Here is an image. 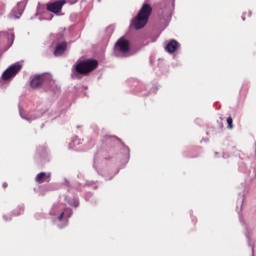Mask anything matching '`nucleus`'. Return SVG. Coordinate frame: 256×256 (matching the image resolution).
Wrapping results in <instances>:
<instances>
[{
    "label": "nucleus",
    "mask_w": 256,
    "mask_h": 256,
    "mask_svg": "<svg viewBox=\"0 0 256 256\" xmlns=\"http://www.w3.org/2000/svg\"><path fill=\"white\" fill-rule=\"evenodd\" d=\"M226 121L228 129H233V118L228 117Z\"/></svg>",
    "instance_id": "obj_12"
},
{
    "label": "nucleus",
    "mask_w": 256,
    "mask_h": 256,
    "mask_svg": "<svg viewBox=\"0 0 256 256\" xmlns=\"http://www.w3.org/2000/svg\"><path fill=\"white\" fill-rule=\"evenodd\" d=\"M76 141H77V140H73V144H75V143H76Z\"/></svg>",
    "instance_id": "obj_18"
},
{
    "label": "nucleus",
    "mask_w": 256,
    "mask_h": 256,
    "mask_svg": "<svg viewBox=\"0 0 256 256\" xmlns=\"http://www.w3.org/2000/svg\"><path fill=\"white\" fill-rule=\"evenodd\" d=\"M116 51L120 53H129V49H131V43L129 40L125 38H120L115 45Z\"/></svg>",
    "instance_id": "obj_5"
},
{
    "label": "nucleus",
    "mask_w": 256,
    "mask_h": 256,
    "mask_svg": "<svg viewBox=\"0 0 256 256\" xmlns=\"http://www.w3.org/2000/svg\"><path fill=\"white\" fill-rule=\"evenodd\" d=\"M2 187H3L4 189H7V183H4V184L2 185Z\"/></svg>",
    "instance_id": "obj_14"
},
{
    "label": "nucleus",
    "mask_w": 256,
    "mask_h": 256,
    "mask_svg": "<svg viewBox=\"0 0 256 256\" xmlns=\"http://www.w3.org/2000/svg\"><path fill=\"white\" fill-rule=\"evenodd\" d=\"M243 21H245V17H242Z\"/></svg>",
    "instance_id": "obj_19"
},
{
    "label": "nucleus",
    "mask_w": 256,
    "mask_h": 256,
    "mask_svg": "<svg viewBox=\"0 0 256 256\" xmlns=\"http://www.w3.org/2000/svg\"><path fill=\"white\" fill-rule=\"evenodd\" d=\"M151 13H153L151 5L144 3L137 16L132 20L131 27L136 30L143 29V27L147 25L149 17H151Z\"/></svg>",
    "instance_id": "obj_2"
},
{
    "label": "nucleus",
    "mask_w": 256,
    "mask_h": 256,
    "mask_svg": "<svg viewBox=\"0 0 256 256\" xmlns=\"http://www.w3.org/2000/svg\"><path fill=\"white\" fill-rule=\"evenodd\" d=\"M4 219H5L6 221H11V218H7V216H4Z\"/></svg>",
    "instance_id": "obj_15"
},
{
    "label": "nucleus",
    "mask_w": 256,
    "mask_h": 256,
    "mask_svg": "<svg viewBox=\"0 0 256 256\" xmlns=\"http://www.w3.org/2000/svg\"><path fill=\"white\" fill-rule=\"evenodd\" d=\"M65 3H67V1L60 0L47 4V11H50V13H55L57 15V13H61V10L63 9V5H65Z\"/></svg>",
    "instance_id": "obj_6"
},
{
    "label": "nucleus",
    "mask_w": 256,
    "mask_h": 256,
    "mask_svg": "<svg viewBox=\"0 0 256 256\" xmlns=\"http://www.w3.org/2000/svg\"><path fill=\"white\" fill-rule=\"evenodd\" d=\"M74 207H79V200L74 201Z\"/></svg>",
    "instance_id": "obj_13"
},
{
    "label": "nucleus",
    "mask_w": 256,
    "mask_h": 256,
    "mask_svg": "<svg viewBox=\"0 0 256 256\" xmlns=\"http://www.w3.org/2000/svg\"><path fill=\"white\" fill-rule=\"evenodd\" d=\"M71 215H73V210H71L70 208H66L63 212H61V214L58 216V221H62L63 217H67V219H69V217H71Z\"/></svg>",
    "instance_id": "obj_11"
},
{
    "label": "nucleus",
    "mask_w": 256,
    "mask_h": 256,
    "mask_svg": "<svg viewBox=\"0 0 256 256\" xmlns=\"http://www.w3.org/2000/svg\"><path fill=\"white\" fill-rule=\"evenodd\" d=\"M11 37H12V43H13V40L15 39V34H11Z\"/></svg>",
    "instance_id": "obj_16"
},
{
    "label": "nucleus",
    "mask_w": 256,
    "mask_h": 256,
    "mask_svg": "<svg viewBox=\"0 0 256 256\" xmlns=\"http://www.w3.org/2000/svg\"><path fill=\"white\" fill-rule=\"evenodd\" d=\"M48 79L49 76L47 74L35 75L30 81V87L32 89H38V87H41V85H43V83H46Z\"/></svg>",
    "instance_id": "obj_4"
},
{
    "label": "nucleus",
    "mask_w": 256,
    "mask_h": 256,
    "mask_svg": "<svg viewBox=\"0 0 256 256\" xmlns=\"http://www.w3.org/2000/svg\"><path fill=\"white\" fill-rule=\"evenodd\" d=\"M67 50V43L61 42L56 45L55 50H54V55L55 57H59L65 53Z\"/></svg>",
    "instance_id": "obj_10"
},
{
    "label": "nucleus",
    "mask_w": 256,
    "mask_h": 256,
    "mask_svg": "<svg viewBox=\"0 0 256 256\" xmlns=\"http://www.w3.org/2000/svg\"><path fill=\"white\" fill-rule=\"evenodd\" d=\"M179 47H181V44H179L177 40L172 39L165 46V51H167V53H175V51L179 50Z\"/></svg>",
    "instance_id": "obj_7"
},
{
    "label": "nucleus",
    "mask_w": 256,
    "mask_h": 256,
    "mask_svg": "<svg viewBox=\"0 0 256 256\" xmlns=\"http://www.w3.org/2000/svg\"><path fill=\"white\" fill-rule=\"evenodd\" d=\"M22 119H26L27 121H29L28 118H25V116L21 115Z\"/></svg>",
    "instance_id": "obj_17"
},
{
    "label": "nucleus",
    "mask_w": 256,
    "mask_h": 256,
    "mask_svg": "<svg viewBox=\"0 0 256 256\" xmlns=\"http://www.w3.org/2000/svg\"><path fill=\"white\" fill-rule=\"evenodd\" d=\"M23 66L21 64H13L8 69H6L2 74V79L4 81H9L11 77H15L19 71H21Z\"/></svg>",
    "instance_id": "obj_3"
},
{
    "label": "nucleus",
    "mask_w": 256,
    "mask_h": 256,
    "mask_svg": "<svg viewBox=\"0 0 256 256\" xmlns=\"http://www.w3.org/2000/svg\"><path fill=\"white\" fill-rule=\"evenodd\" d=\"M36 183H49L51 181V173L47 172H40L39 174L36 175L35 177Z\"/></svg>",
    "instance_id": "obj_8"
},
{
    "label": "nucleus",
    "mask_w": 256,
    "mask_h": 256,
    "mask_svg": "<svg viewBox=\"0 0 256 256\" xmlns=\"http://www.w3.org/2000/svg\"><path fill=\"white\" fill-rule=\"evenodd\" d=\"M21 15H23V8H21V3H18V6L13 8L9 17L10 19H21Z\"/></svg>",
    "instance_id": "obj_9"
},
{
    "label": "nucleus",
    "mask_w": 256,
    "mask_h": 256,
    "mask_svg": "<svg viewBox=\"0 0 256 256\" xmlns=\"http://www.w3.org/2000/svg\"><path fill=\"white\" fill-rule=\"evenodd\" d=\"M99 67V61L95 59L78 60L71 69V79H82Z\"/></svg>",
    "instance_id": "obj_1"
}]
</instances>
